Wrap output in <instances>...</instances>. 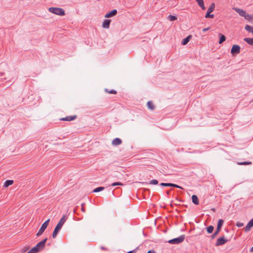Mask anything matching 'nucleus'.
<instances>
[{
  "label": "nucleus",
  "instance_id": "f8f14e48",
  "mask_svg": "<svg viewBox=\"0 0 253 253\" xmlns=\"http://www.w3.org/2000/svg\"><path fill=\"white\" fill-rule=\"evenodd\" d=\"M111 21L109 19H105L102 24V27L105 29H108Z\"/></svg>",
  "mask_w": 253,
  "mask_h": 253
},
{
  "label": "nucleus",
  "instance_id": "0eeeda50",
  "mask_svg": "<svg viewBox=\"0 0 253 253\" xmlns=\"http://www.w3.org/2000/svg\"><path fill=\"white\" fill-rule=\"evenodd\" d=\"M241 47L237 44H234L231 49V53L233 55L239 54L240 52Z\"/></svg>",
  "mask_w": 253,
  "mask_h": 253
},
{
  "label": "nucleus",
  "instance_id": "1a4fd4ad",
  "mask_svg": "<svg viewBox=\"0 0 253 253\" xmlns=\"http://www.w3.org/2000/svg\"><path fill=\"white\" fill-rule=\"evenodd\" d=\"M232 9L235 10L236 12H237L241 16L244 17L245 16L246 12L244 10L235 7H233Z\"/></svg>",
  "mask_w": 253,
  "mask_h": 253
},
{
  "label": "nucleus",
  "instance_id": "473e14b6",
  "mask_svg": "<svg viewBox=\"0 0 253 253\" xmlns=\"http://www.w3.org/2000/svg\"><path fill=\"white\" fill-rule=\"evenodd\" d=\"M100 249L102 250H104V251H108V249L105 247H103V246H101L100 247Z\"/></svg>",
  "mask_w": 253,
  "mask_h": 253
},
{
  "label": "nucleus",
  "instance_id": "f3484780",
  "mask_svg": "<svg viewBox=\"0 0 253 253\" xmlns=\"http://www.w3.org/2000/svg\"><path fill=\"white\" fill-rule=\"evenodd\" d=\"M147 105L148 108L151 110H154L155 108V106L151 101H148L147 103Z\"/></svg>",
  "mask_w": 253,
  "mask_h": 253
},
{
  "label": "nucleus",
  "instance_id": "6e6552de",
  "mask_svg": "<svg viewBox=\"0 0 253 253\" xmlns=\"http://www.w3.org/2000/svg\"><path fill=\"white\" fill-rule=\"evenodd\" d=\"M160 185L162 186H165V187L170 186V187H176V188H180V189H182V188L181 186H180L177 184H173V183H161L160 184Z\"/></svg>",
  "mask_w": 253,
  "mask_h": 253
},
{
  "label": "nucleus",
  "instance_id": "37998d69",
  "mask_svg": "<svg viewBox=\"0 0 253 253\" xmlns=\"http://www.w3.org/2000/svg\"><path fill=\"white\" fill-rule=\"evenodd\" d=\"M252 34H253V33Z\"/></svg>",
  "mask_w": 253,
  "mask_h": 253
},
{
  "label": "nucleus",
  "instance_id": "58836bf2",
  "mask_svg": "<svg viewBox=\"0 0 253 253\" xmlns=\"http://www.w3.org/2000/svg\"><path fill=\"white\" fill-rule=\"evenodd\" d=\"M152 250L149 251L147 253H152Z\"/></svg>",
  "mask_w": 253,
  "mask_h": 253
},
{
  "label": "nucleus",
  "instance_id": "f257e3e1",
  "mask_svg": "<svg viewBox=\"0 0 253 253\" xmlns=\"http://www.w3.org/2000/svg\"><path fill=\"white\" fill-rule=\"evenodd\" d=\"M67 220V216L66 215H63L60 220H59V222L56 226L53 232L52 233V236L53 238H55L57 235L58 232L59 230L61 229L62 226L65 222L66 220Z\"/></svg>",
  "mask_w": 253,
  "mask_h": 253
},
{
  "label": "nucleus",
  "instance_id": "393cba45",
  "mask_svg": "<svg viewBox=\"0 0 253 253\" xmlns=\"http://www.w3.org/2000/svg\"><path fill=\"white\" fill-rule=\"evenodd\" d=\"M207 231L208 233H211L214 229V227L212 225H210L206 228Z\"/></svg>",
  "mask_w": 253,
  "mask_h": 253
},
{
  "label": "nucleus",
  "instance_id": "4be33fe9",
  "mask_svg": "<svg viewBox=\"0 0 253 253\" xmlns=\"http://www.w3.org/2000/svg\"><path fill=\"white\" fill-rule=\"evenodd\" d=\"M13 183V180H7L5 181L3 186L5 187H7L9 185H12Z\"/></svg>",
  "mask_w": 253,
  "mask_h": 253
},
{
  "label": "nucleus",
  "instance_id": "72a5a7b5",
  "mask_svg": "<svg viewBox=\"0 0 253 253\" xmlns=\"http://www.w3.org/2000/svg\"><path fill=\"white\" fill-rule=\"evenodd\" d=\"M84 204H82V211H83V212H85V209L84 207Z\"/></svg>",
  "mask_w": 253,
  "mask_h": 253
},
{
  "label": "nucleus",
  "instance_id": "e433bc0d",
  "mask_svg": "<svg viewBox=\"0 0 253 253\" xmlns=\"http://www.w3.org/2000/svg\"><path fill=\"white\" fill-rule=\"evenodd\" d=\"M242 225H243V223H238V224H237V226L238 227H241Z\"/></svg>",
  "mask_w": 253,
  "mask_h": 253
},
{
  "label": "nucleus",
  "instance_id": "ea45409f",
  "mask_svg": "<svg viewBox=\"0 0 253 253\" xmlns=\"http://www.w3.org/2000/svg\"><path fill=\"white\" fill-rule=\"evenodd\" d=\"M211 210H212V211H215V209L214 208H212V209H211Z\"/></svg>",
  "mask_w": 253,
  "mask_h": 253
},
{
  "label": "nucleus",
  "instance_id": "f03ea898",
  "mask_svg": "<svg viewBox=\"0 0 253 253\" xmlns=\"http://www.w3.org/2000/svg\"><path fill=\"white\" fill-rule=\"evenodd\" d=\"M48 10L50 12L58 15L64 16L65 15V11L61 8L51 7L48 8Z\"/></svg>",
  "mask_w": 253,
  "mask_h": 253
},
{
  "label": "nucleus",
  "instance_id": "423d86ee",
  "mask_svg": "<svg viewBox=\"0 0 253 253\" xmlns=\"http://www.w3.org/2000/svg\"><path fill=\"white\" fill-rule=\"evenodd\" d=\"M229 240H227L225 238L224 236H222L219 238L215 243L216 246H219L224 245L228 242Z\"/></svg>",
  "mask_w": 253,
  "mask_h": 253
},
{
  "label": "nucleus",
  "instance_id": "79ce46f5",
  "mask_svg": "<svg viewBox=\"0 0 253 253\" xmlns=\"http://www.w3.org/2000/svg\"><path fill=\"white\" fill-rule=\"evenodd\" d=\"M167 194H169V191H168V192H167Z\"/></svg>",
  "mask_w": 253,
  "mask_h": 253
},
{
  "label": "nucleus",
  "instance_id": "cd10ccee",
  "mask_svg": "<svg viewBox=\"0 0 253 253\" xmlns=\"http://www.w3.org/2000/svg\"><path fill=\"white\" fill-rule=\"evenodd\" d=\"M105 91L106 92H108V93H109L110 94H115L117 93V91L115 90H114V89H111L110 90H109L108 89L106 88L105 89Z\"/></svg>",
  "mask_w": 253,
  "mask_h": 253
},
{
  "label": "nucleus",
  "instance_id": "39448f33",
  "mask_svg": "<svg viewBox=\"0 0 253 253\" xmlns=\"http://www.w3.org/2000/svg\"><path fill=\"white\" fill-rule=\"evenodd\" d=\"M50 221V219H48L47 220H46L41 226L40 230H39L38 232L37 233L36 236L37 237L40 236L44 231V230L47 228L49 222Z\"/></svg>",
  "mask_w": 253,
  "mask_h": 253
},
{
  "label": "nucleus",
  "instance_id": "c9c22d12",
  "mask_svg": "<svg viewBox=\"0 0 253 253\" xmlns=\"http://www.w3.org/2000/svg\"><path fill=\"white\" fill-rule=\"evenodd\" d=\"M210 29V28H205L203 30V32H206L207 30H208Z\"/></svg>",
  "mask_w": 253,
  "mask_h": 253
},
{
  "label": "nucleus",
  "instance_id": "7c9ffc66",
  "mask_svg": "<svg viewBox=\"0 0 253 253\" xmlns=\"http://www.w3.org/2000/svg\"><path fill=\"white\" fill-rule=\"evenodd\" d=\"M124 184L121 183V182H114L112 184H111V186H122Z\"/></svg>",
  "mask_w": 253,
  "mask_h": 253
},
{
  "label": "nucleus",
  "instance_id": "4468645a",
  "mask_svg": "<svg viewBox=\"0 0 253 253\" xmlns=\"http://www.w3.org/2000/svg\"><path fill=\"white\" fill-rule=\"evenodd\" d=\"M122 140L119 138H115L112 142V144L113 145L115 146H118L122 144Z\"/></svg>",
  "mask_w": 253,
  "mask_h": 253
},
{
  "label": "nucleus",
  "instance_id": "4c0bfd02",
  "mask_svg": "<svg viewBox=\"0 0 253 253\" xmlns=\"http://www.w3.org/2000/svg\"><path fill=\"white\" fill-rule=\"evenodd\" d=\"M250 251V252H252V253L253 252V247L251 248Z\"/></svg>",
  "mask_w": 253,
  "mask_h": 253
},
{
  "label": "nucleus",
  "instance_id": "2f4dec72",
  "mask_svg": "<svg viewBox=\"0 0 253 253\" xmlns=\"http://www.w3.org/2000/svg\"><path fill=\"white\" fill-rule=\"evenodd\" d=\"M158 183V181L156 179H153L150 181L149 184H153V185H156Z\"/></svg>",
  "mask_w": 253,
  "mask_h": 253
},
{
  "label": "nucleus",
  "instance_id": "b1692460",
  "mask_svg": "<svg viewBox=\"0 0 253 253\" xmlns=\"http://www.w3.org/2000/svg\"><path fill=\"white\" fill-rule=\"evenodd\" d=\"M244 17L248 20H253V15H250L246 12L245 16Z\"/></svg>",
  "mask_w": 253,
  "mask_h": 253
},
{
  "label": "nucleus",
  "instance_id": "7ed1b4c3",
  "mask_svg": "<svg viewBox=\"0 0 253 253\" xmlns=\"http://www.w3.org/2000/svg\"><path fill=\"white\" fill-rule=\"evenodd\" d=\"M185 238L184 235H182L177 238H174L168 241V243L170 244H179L183 242Z\"/></svg>",
  "mask_w": 253,
  "mask_h": 253
},
{
  "label": "nucleus",
  "instance_id": "f704fd0d",
  "mask_svg": "<svg viewBox=\"0 0 253 253\" xmlns=\"http://www.w3.org/2000/svg\"><path fill=\"white\" fill-rule=\"evenodd\" d=\"M29 249V247L28 248H24L22 250L23 252H25L27 251Z\"/></svg>",
  "mask_w": 253,
  "mask_h": 253
},
{
  "label": "nucleus",
  "instance_id": "9d476101",
  "mask_svg": "<svg viewBox=\"0 0 253 253\" xmlns=\"http://www.w3.org/2000/svg\"><path fill=\"white\" fill-rule=\"evenodd\" d=\"M77 117L76 115L70 116L65 118H62L60 119V120L64 121H71L75 120L77 118Z\"/></svg>",
  "mask_w": 253,
  "mask_h": 253
},
{
  "label": "nucleus",
  "instance_id": "c756f323",
  "mask_svg": "<svg viewBox=\"0 0 253 253\" xmlns=\"http://www.w3.org/2000/svg\"><path fill=\"white\" fill-rule=\"evenodd\" d=\"M168 19L169 20H170L171 21H174V20H176L177 19V17L175 16L172 15H169L168 16Z\"/></svg>",
  "mask_w": 253,
  "mask_h": 253
},
{
  "label": "nucleus",
  "instance_id": "c85d7f7f",
  "mask_svg": "<svg viewBox=\"0 0 253 253\" xmlns=\"http://www.w3.org/2000/svg\"><path fill=\"white\" fill-rule=\"evenodd\" d=\"M205 17L206 18H213L214 17V15L212 14H211L210 12H207L206 15H205Z\"/></svg>",
  "mask_w": 253,
  "mask_h": 253
},
{
  "label": "nucleus",
  "instance_id": "412c9836",
  "mask_svg": "<svg viewBox=\"0 0 253 253\" xmlns=\"http://www.w3.org/2000/svg\"><path fill=\"white\" fill-rule=\"evenodd\" d=\"M215 8V4L214 3L212 2L210 4V7L208 8L207 12L211 13Z\"/></svg>",
  "mask_w": 253,
  "mask_h": 253
},
{
  "label": "nucleus",
  "instance_id": "20e7f679",
  "mask_svg": "<svg viewBox=\"0 0 253 253\" xmlns=\"http://www.w3.org/2000/svg\"><path fill=\"white\" fill-rule=\"evenodd\" d=\"M224 223V220L222 219H219L217 222V227L215 232L211 235V239H214L221 230V227Z\"/></svg>",
  "mask_w": 253,
  "mask_h": 253
},
{
  "label": "nucleus",
  "instance_id": "6ab92c4d",
  "mask_svg": "<svg viewBox=\"0 0 253 253\" xmlns=\"http://www.w3.org/2000/svg\"><path fill=\"white\" fill-rule=\"evenodd\" d=\"M218 36L219 38V44L222 43L223 42H224L226 40V37L223 34L220 33V34H219Z\"/></svg>",
  "mask_w": 253,
  "mask_h": 253
},
{
  "label": "nucleus",
  "instance_id": "ddd939ff",
  "mask_svg": "<svg viewBox=\"0 0 253 253\" xmlns=\"http://www.w3.org/2000/svg\"><path fill=\"white\" fill-rule=\"evenodd\" d=\"M117 13V10L116 9H113L110 12H108L105 15V18H109L116 15Z\"/></svg>",
  "mask_w": 253,
  "mask_h": 253
},
{
  "label": "nucleus",
  "instance_id": "a878e982",
  "mask_svg": "<svg viewBox=\"0 0 253 253\" xmlns=\"http://www.w3.org/2000/svg\"><path fill=\"white\" fill-rule=\"evenodd\" d=\"M104 189V187H98L95 188L93 190V192H94V193L98 192L103 190Z\"/></svg>",
  "mask_w": 253,
  "mask_h": 253
},
{
  "label": "nucleus",
  "instance_id": "aec40b11",
  "mask_svg": "<svg viewBox=\"0 0 253 253\" xmlns=\"http://www.w3.org/2000/svg\"><path fill=\"white\" fill-rule=\"evenodd\" d=\"M244 41L249 45L253 46V38H245L244 39Z\"/></svg>",
  "mask_w": 253,
  "mask_h": 253
},
{
  "label": "nucleus",
  "instance_id": "a19ab883",
  "mask_svg": "<svg viewBox=\"0 0 253 253\" xmlns=\"http://www.w3.org/2000/svg\"><path fill=\"white\" fill-rule=\"evenodd\" d=\"M152 253H157L154 250H152Z\"/></svg>",
  "mask_w": 253,
  "mask_h": 253
},
{
  "label": "nucleus",
  "instance_id": "9b49d317",
  "mask_svg": "<svg viewBox=\"0 0 253 253\" xmlns=\"http://www.w3.org/2000/svg\"><path fill=\"white\" fill-rule=\"evenodd\" d=\"M253 226V218L250 220V221L248 222L246 226L245 227V231L246 232L249 231L251 228Z\"/></svg>",
  "mask_w": 253,
  "mask_h": 253
},
{
  "label": "nucleus",
  "instance_id": "bb28decb",
  "mask_svg": "<svg viewBox=\"0 0 253 253\" xmlns=\"http://www.w3.org/2000/svg\"><path fill=\"white\" fill-rule=\"evenodd\" d=\"M252 163L251 162H238L237 164L239 165H251Z\"/></svg>",
  "mask_w": 253,
  "mask_h": 253
},
{
  "label": "nucleus",
  "instance_id": "dca6fc26",
  "mask_svg": "<svg viewBox=\"0 0 253 253\" xmlns=\"http://www.w3.org/2000/svg\"><path fill=\"white\" fill-rule=\"evenodd\" d=\"M192 202L196 205L199 204V201L198 197L196 195H193L192 196Z\"/></svg>",
  "mask_w": 253,
  "mask_h": 253
},
{
  "label": "nucleus",
  "instance_id": "5701e85b",
  "mask_svg": "<svg viewBox=\"0 0 253 253\" xmlns=\"http://www.w3.org/2000/svg\"><path fill=\"white\" fill-rule=\"evenodd\" d=\"M245 29L249 32L253 33V27L249 25H246L245 27Z\"/></svg>",
  "mask_w": 253,
  "mask_h": 253
},
{
  "label": "nucleus",
  "instance_id": "2eb2a0df",
  "mask_svg": "<svg viewBox=\"0 0 253 253\" xmlns=\"http://www.w3.org/2000/svg\"><path fill=\"white\" fill-rule=\"evenodd\" d=\"M192 35H189L188 37L183 39L181 42V44L182 45L187 44L188 42H189L190 40L192 38Z\"/></svg>",
  "mask_w": 253,
  "mask_h": 253
},
{
  "label": "nucleus",
  "instance_id": "a211bd4d",
  "mask_svg": "<svg viewBox=\"0 0 253 253\" xmlns=\"http://www.w3.org/2000/svg\"><path fill=\"white\" fill-rule=\"evenodd\" d=\"M199 6L202 9V10H205L206 7L204 5V0H196Z\"/></svg>",
  "mask_w": 253,
  "mask_h": 253
}]
</instances>
